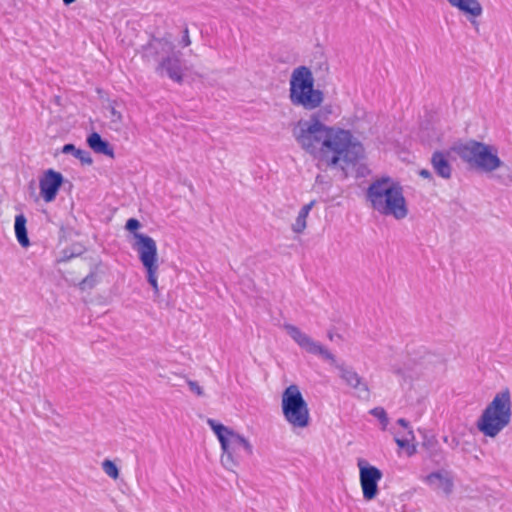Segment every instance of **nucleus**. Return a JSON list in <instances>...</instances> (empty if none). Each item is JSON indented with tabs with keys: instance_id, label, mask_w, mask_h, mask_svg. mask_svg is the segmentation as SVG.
Returning <instances> with one entry per match:
<instances>
[{
	"instance_id": "nucleus-1",
	"label": "nucleus",
	"mask_w": 512,
	"mask_h": 512,
	"mask_svg": "<svg viewBox=\"0 0 512 512\" xmlns=\"http://www.w3.org/2000/svg\"><path fill=\"white\" fill-rule=\"evenodd\" d=\"M296 144L320 169L344 168L364 157V147L351 130L323 123L315 114L292 126Z\"/></svg>"
},
{
	"instance_id": "nucleus-2",
	"label": "nucleus",
	"mask_w": 512,
	"mask_h": 512,
	"mask_svg": "<svg viewBox=\"0 0 512 512\" xmlns=\"http://www.w3.org/2000/svg\"><path fill=\"white\" fill-rule=\"evenodd\" d=\"M366 199L370 207L378 214L403 220L409 214L403 186L391 177H380L368 187Z\"/></svg>"
},
{
	"instance_id": "nucleus-3",
	"label": "nucleus",
	"mask_w": 512,
	"mask_h": 512,
	"mask_svg": "<svg viewBox=\"0 0 512 512\" xmlns=\"http://www.w3.org/2000/svg\"><path fill=\"white\" fill-rule=\"evenodd\" d=\"M207 425L220 444V461L224 468L234 471L245 457L253 456L254 446L245 435L215 419H207Z\"/></svg>"
},
{
	"instance_id": "nucleus-4",
	"label": "nucleus",
	"mask_w": 512,
	"mask_h": 512,
	"mask_svg": "<svg viewBox=\"0 0 512 512\" xmlns=\"http://www.w3.org/2000/svg\"><path fill=\"white\" fill-rule=\"evenodd\" d=\"M283 329L287 335L298 345V347L315 356H319L336 366L339 377L351 388L363 392H367V385L364 383L360 375L350 366L345 364H336L335 356L319 341L313 339L299 327L292 324H285Z\"/></svg>"
},
{
	"instance_id": "nucleus-5",
	"label": "nucleus",
	"mask_w": 512,
	"mask_h": 512,
	"mask_svg": "<svg viewBox=\"0 0 512 512\" xmlns=\"http://www.w3.org/2000/svg\"><path fill=\"white\" fill-rule=\"evenodd\" d=\"M139 220L130 218L125 224V229L132 233L131 247L137 253L138 259L146 274V280L154 294H159V270L160 260L156 241L149 235L140 233Z\"/></svg>"
},
{
	"instance_id": "nucleus-6",
	"label": "nucleus",
	"mask_w": 512,
	"mask_h": 512,
	"mask_svg": "<svg viewBox=\"0 0 512 512\" xmlns=\"http://www.w3.org/2000/svg\"><path fill=\"white\" fill-rule=\"evenodd\" d=\"M512 419V393L508 387L496 392L477 419V429L486 437H497Z\"/></svg>"
},
{
	"instance_id": "nucleus-7",
	"label": "nucleus",
	"mask_w": 512,
	"mask_h": 512,
	"mask_svg": "<svg viewBox=\"0 0 512 512\" xmlns=\"http://www.w3.org/2000/svg\"><path fill=\"white\" fill-rule=\"evenodd\" d=\"M454 151L472 168L485 174L491 175L505 166L494 144L468 140L455 146Z\"/></svg>"
},
{
	"instance_id": "nucleus-8",
	"label": "nucleus",
	"mask_w": 512,
	"mask_h": 512,
	"mask_svg": "<svg viewBox=\"0 0 512 512\" xmlns=\"http://www.w3.org/2000/svg\"><path fill=\"white\" fill-rule=\"evenodd\" d=\"M290 102L305 110H315L324 102V92L315 87L312 71L306 66L293 69L289 80Z\"/></svg>"
},
{
	"instance_id": "nucleus-9",
	"label": "nucleus",
	"mask_w": 512,
	"mask_h": 512,
	"mask_svg": "<svg viewBox=\"0 0 512 512\" xmlns=\"http://www.w3.org/2000/svg\"><path fill=\"white\" fill-rule=\"evenodd\" d=\"M280 408L284 421L294 433H301L311 425L308 402L297 384H290L281 393Z\"/></svg>"
},
{
	"instance_id": "nucleus-10",
	"label": "nucleus",
	"mask_w": 512,
	"mask_h": 512,
	"mask_svg": "<svg viewBox=\"0 0 512 512\" xmlns=\"http://www.w3.org/2000/svg\"><path fill=\"white\" fill-rule=\"evenodd\" d=\"M154 47L159 49L160 54L157 67L158 73L168 76L174 82H182L184 68L180 59V53L175 51L171 43L166 41H155Z\"/></svg>"
},
{
	"instance_id": "nucleus-11",
	"label": "nucleus",
	"mask_w": 512,
	"mask_h": 512,
	"mask_svg": "<svg viewBox=\"0 0 512 512\" xmlns=\"http://www.w3.org/2000/svg\"><path fill=\"white\" fill-rule=\"evenodd\" d=\"M359 471V484L365 501H372L379 495V483L383 478V472L364 458L357 459Z\"/></svg>"
},
{
	"instance_id": "nucleus-12",
	"label": "nucleus",
	"mask_w": 512,
	"mask_h": 512,
	"mask_svg": "<svg viewBox=\"0 0 512 512\" xmlns=\"http://www.w3.org/2000/svg\"><path fill=\"white\" fill-rule=\"evenodd\" d=\"M420 480L438 496L449 497L455 491V474L448 468H438L421 475Z\"/></svg>"
},
{
	"instance_id": "nucleus-13",
	"label": "nucleus",
	"mask_w": 512,
	"mask_h": 512,
	"mask_svg": "<svg viewBox=\"0 0 512 512\" xmlns=\"http://www.w3.org/2000/svg\"><path fill=\"white\" fill-rule=\"evenodd\" d=\"M61 173L49 169L39 178V194L45 203L53 202L63 184Z\"/></svg>"
},
{
	"instance_id": "nucleus-14",
	"label": "nucleus",
	"mask_w": 512,
	"mask_h": 512,
	"mask_svg": "<svg viewBox=\"0 0 512 512\" xmlns=\"http://www.w3.org/2000/svg\"><path fill=\"white\" fill-rule=\"evenodd\" d=\"M451 7L457 9L466 18L474 23L475 20L482 16L483 7L479 0H446Z\"/></svg>"
},
{
	"instance_id": "nucleus-15",
	"label": "nucleus",
	"mask_w": 512,
	"mask_h": 512,
	"mask_svg": "<svg viewBox=\"0 0 512 512\" xmlns=\"http://www.w3.org/2000/svg\"><path fill=\"white\" fill-rule=\"evenodd\" d=\"M397 425L402 428V431L395 432V442L400 448L406 449L409 454L415 452V446L412 444L414 439L413 431L410 429L408 423L404 419H398Z\"/></svg>"
},
{
	"instance_id": "nucleus-16",
	"label": "nucleus",
	"mask_w": 512,
	"mask_h": 512,
	"mask_svg": "<svg viewBox=\"0 0 512 512\" xmlns=\"http://www.w3.org/2000/svg\"><path fill=\"white\" fill-rule=\"evenodd\" d=\"M431 163L435 172L443 179H449L452 175V166L449 162V154L441 151L433 153Z\"/></svg>"
},
{
	"instance_id": "nucleus-17",
	"label": "nucleus",
	"mask_w": 512,
	"mask_h": 512,
	"mask_svg": "<svg viewBox=\"0 0 512 512\" xmlns=\"http://www.w3.org/2000/svg\"><path fill=\"white\" fill-rule=\"evenodd\" d=\"M315 201H310L309 203L303 205L298 211L297 216L295 217L293 223L291 224V230L296 234H302L307 228V219L308 216L315 206Z\"/></svg>"
},
{
	"instance_id": "nucleus-18",
	"label": "nucleus",
	"mask_w": 512,
	"mask_h": 512,
	"mask_svg": "<svg viewBox=\"0 0 512 512\" xmlns=\"http://www.w3.org/2000/svg\"><path fill=\"white\" fill-rule=\"evenodd\" d=\"M89 147L96 153L104 154L110 158H114V150L109 143L101 138V136L94 132L87 138Z\"/></svg>"
},
{
	"instance_id": "nucleus-19",
	"label": "nucleus",
	"mask_w": 512,
	"mask_h": 512,
	"mask_svg": "<svg viewBox=\"0 0 512 512\" xmlns=\"http://www.w3.org/2000/svg\"><path fill=\"white\" fill-rule=\"evenodd\" d=\"M15 235L21 246L27 247L29 245V239L26 230V218L20 214L15 217Z\"/></svg>"
},
{
	"instance_id": "nucleus-20",
	"label": "nucleus",
	"mask_w": 512,
	"mask_h": 512,
	"mask_svg": "<svg viewBox=\"0 0 512 512\" xmlns=\"http://www.w3.org/2000/svg\"><path fill=\"white\" fill-rule=\"evenodd\" d=\"M64 154H72L76 159L80 160L83 164H91L92 159L89 153L85 150L76 148L73 144H66L62 148Z\"/></svg>"
},
{
	"instance_id": "nucleus-21",
	"label": "nucleus",
	"mask_w": 512,
	"mask_h": 512,
	"mask_svg": "<svg viewBox=\"0 0 512 512\" xmlns=\"http://www.w3.org/2000/svg\"><path fill=\"white\" fill-rule=\"evenodd\" d=\"M102 469L107 476L114 480H116L119 477V469L117 465L111 460H104L102 462Z\"/></svg>"
},
{
	"instance_id": "nucleus-22",
	"label": "nucleus",
	"mask_w": 512,
	"mask_h": 512,
	"mask_svg": "<svg viewBox=\"0 0 512 512\" xmlns=\"http://www.w3.org/2000/svg\"><path fill=\"white\" fill-rule=\"evenodd\" d=\"M370 414L373 415L381 424V428L385 430L388 426L389 419L386 411L381 407L373 408L370 411Z\"/></svg>"
},
{
	"instance_id": "nucleus-23",
	"label": "nucleus",
	"mask_w": 512,
	"mask_h": 512,
	"mask_svg": "<svg viewBox=\"0 0 512 512\" xmlns=\"http://www.w3.org/2000/svg\"><path fill=\"white\" fill-rule=\"evenodd\" d=\"M111 120H112V122H121L122 121L121 113L118 112L115 108L111 109Z\"/></svg>"
},
{
	"instance_id": "nucleus-24",
	"label": "nucleus",
	"mask_w": 512,
	"mask_h": 512,
	"mask_svg": "<svg viewBox=\"0 0 512 512\" xmlns=\"http://www.w3.org/2000/svg\"><path fill=\"white\" fill-rule=\"evenodd\" d=\"M189 386L192 391L196 392L198 395L202 394V389L195 382H190Z\"/></svg>"
},
{
	"instance_id": "nucleus-25",
	"label": "nucleus",
	"mask_w": 512,
	"mask_h": 512,
	"mask_svg": "<svg viewBox=\"0 0 512 512\" xmlns=\"http://www.w3.org/2000/svg\"><path fill=\"white\" fill-rule=\"evenodd\" d=\"M419 175L421 177H423V178H430L431 177V173L428 170H425V169L421 170L419 172Z\"/></svg>"
}]
</instances>
